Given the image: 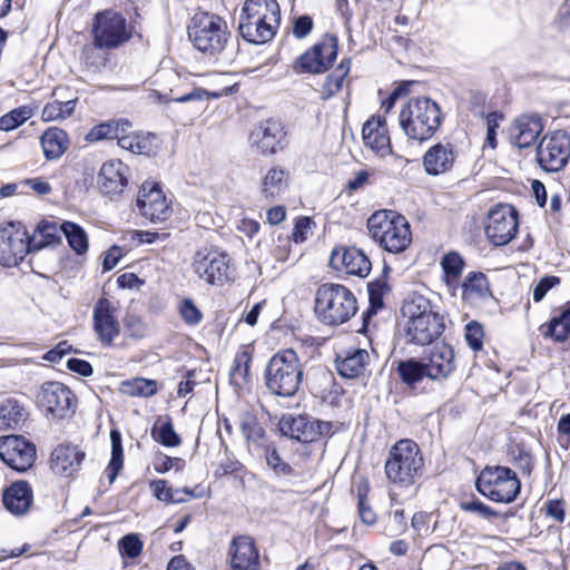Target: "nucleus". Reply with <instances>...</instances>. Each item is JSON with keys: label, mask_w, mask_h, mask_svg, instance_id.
<instances>
[{"label": "nucleus", "mask_w": 570, "mask_h": 570, "mask_svg": "<svg viewBox=\"0 0 570 570\" xmlns=\"http://www.w3.org/2000/svg\"><path fill=\"white\" fill-rule=\"evenodd\" d=\"M454 159V151L450 144H436L425 153L423 166L429 175H440L452 168Z\"/></svg>", "instance_id": "c756f323"}, {"label": "nucleus", "mask_w": 570, "mask_h": 570, "mask_svg": "<svg viewBox=\"0 0 570 570\" xmlns=\"http://www.w3.org/2000/svg\"><path fill=\"white\" fill-rule=\"evenodd\" d=\"M478 491L499 503H511L520 493L521 482L508 466H485L475 482Z\"/></svg>", "instance_id": "1a4fd4ad"}, {"label": "nucleus", "mask_w": 570, "mask_h": 570, "mask_svg": "<svg viewBox=\"0 0 570 570\" xmlns=\"http://www.w3.org/2000/svg\"><path fill=\"white\" fill-rule=\"evenodd\" d=\"M129 173V167L119 159L104 163L97 179L100 191L110 197L120 195L128 185Z\"/></svg>", "instance_id": "4be33fe9"}, {"label": "nucleus", "mask_w": 570, "mask_h": 570, "mask_svg": "<svg viewBox=\"0 0 570 570\" xmlns=\"http://www.w3.org/2000/svg\"><path fill=\"white\" fill-rule=\"evenodd\" d=\"M465 341L468 345L474 350L480 351L483 346V327L476 321H471L465 325Z\"/></svg>", "instance_id": "4d7b16f0"}, {"label": "nucleus", "mask_w": 570, "mask_h": 570, "mask_svg": "<svg viewBox=\"0 0 570 570\" xmlns=\"http://www.w3.org/2000/svg\"><path fill=\"white\" fill-rule=\"evenodd\" d=\"M462 510L466 512L476 513L483 519H491L498 517V512L491 509L489 505L484 504L479 500H472L469 502H463L461 504Z\"/></svg>", "instance_id": "e2e57ef3"}, {"label": "nucleus", "mask_w": 570, "mask_h": 570, "mask_svg": "<svg viewBox=\"0 0 570 570\" xmlns=\"http://www.w3.org/2000/svg\"><path fill=\"white\" fill-rule=\"evenodd\" d=\"M142 542L137 534H126L119 541V551L124 557L134 559L141 553Z\"/></svg>", "instance_id": "6e6d98bb"}, {"label": "nucleus", "mask_w": 570, "mask_h": 570, "mask_svg": "<svg viewBox=\"0 0 570 570\" xmlns=\"http://www.w3.org/2000/svg\"><path fill=\"white\" fill-rule=\"evenodd\" d=\"M155 135L144 132H121L118 146L137 155H150L155 149Z\"/></svg>", "instance_id": "c9c22d12"}, {"label": "nucleus", "mask_w": 570, "mask_h": 570, "mask_svg": "<svg viewBox=\"0 0 570 570\" xmlns=\"http://www.w3.org/2000/svg\"><path fill=\"white\" fill-rule=\"evenodd\" d=\"M489 293V283L481 272L470 273L462 283V295L466 299L482 298Z\"/></svg>", "instance_id": "a18cd8bd"}, {"label": "nucleus", "mask_w": 570, "mask_h": 570, "mask_svg": "<svg viewBox=\"0 0 570 570\" xmlns=\"http://www.w3.org/2000/svg\"><path fill=\"white\" fill-rule=\"evenodd\" d=\"M396 371L402 382L406 385H414L426 377L422 360L410 358L401 361Z\"/></svg>", "instance_id": "de8ad7c7"}, {"label": "nucleus", "mask_w": 570, "mask_h": 570, "mask_svg": "<svg viewBox=\"0 0 570 570\" xmlns=\"http://www.w3.org/2000/svg\"><path fill=\"white\" fill-rule=\"evenodd\" d=\"M441 266L443 269V278L446 286L455 289L458 287L459 279L463 272V258L458 253L451 252L442 257Z\"/></svg>", "instance_id": "a19ab883"}, {"label": "nucleus", "mask_w": 570, "mask_h": 570, "mask_svg": "<svg viewBox=\"0 0 570 570\" xmlns=\"http://www.w3.org/2000/svg\"><path fill=\"white\" fill-rule=\"evenodd\" d=\"M428 379H446L454 370V352L448 344L434 345L428 356L422 358Z\"/></svg>", "instance_id": "b1692460"}, {"label": "nucleus", "mask_w": 570, "mask_h": 570, "mask_svg": "<svg viewBox=\"0 0 570 570\" xmlns=\"http://www.w3.org/2000/svg\"><path fill=\"white\" fill-rule=\"evenodd\" d=\"M331 428L332 425L328 422L317 421L303 415H288L281 420L282 433L302 443L316 441L321 435L328 434Z\"/></svg>", "instance_id": "aec40b11"}, {"label": "nucleus", "mask_w": 570, "mask_h": 570, "mask_svg": "<svg viewBox=\"0 0 570 570\" xmlns=\"http://www.w3.org/2000/svg\"><path fill=\"white\" fill-rule=\"evenodd\" d=\"M387 291L389 286L383 281H375L368 284L370 308L364 313V322H366V316L382 308L383 297Z\"/></svg>", "instance_id": "3c124183"}, {"label": "nucleus", "mask_w": 570, "mask_h": 570, "mask_svg": "<svg viewBox=\"0 0 570 570\" xmlns=\"http://www.w3.org/2000/svg\"><path fill=\"white\" fill-rule=\"evenodd\" d=\"M154 439L165 446H178L181 443L179 435L175 432L170 420L164 422L157 430H153Z\"/></svg>", "instance_id": "864d4df0"}, {"label": "nucleus", "mask_w": 570, "mask_h": 570, "mask_svg": "<svg viewBox=\"0 0 570 570\" xmlns=\"http://www.w3.org/2000/svg\"><path fill=\"white\" fill-rule=\"evenodd\" d=\"M32 116L33 109L30 106L23 105L18 108H14L0 117V130H13L22 124H24L27 120H29Z\"/></svg>", "instance_id": "09e8293b"}, {"label": "nucleus", "mask_w": 570, "mask_h": 570, "mask_svg": "<svg viewBox=\"0 0 570 570\" xmlns=\"http://www.w3.org/2000/svg\"><path fill=\"white\" fill-rule=\"evenodd\" d=\"M29 252V234L22 226L9 223L0 228V265L17 266Z\"/></svg>", "instance_id": "4468645a"}, {"label": "nucleus", "mask_w": 570, "mask_h": 570, "mask_svg": "<svg viewBox=\"0 0 570 570\" xmlns=\"http://www.w3.org/2000/svg\"><path fill=\"white\" fill-rule=\"evenodd\" d=\"M362 138L364 145L381 157L392 151L386 121L380 116L366 120L362 128Z\"/></svg>", "instance_id": "a878e982"}, {"label": "nucleus", "mask_w": 570, "mask_h": 570, "mask_svg": "<svg viewBox=\"0 0 570 570\" xmlns=\"http://www.w3.org/2000/svg\"><path fill=\"white\" fill-rule=\"evenodd\" d=\"M248 142L263 155H275L285 148L286 131L281 121L267 119L252 129Z\"/></svg>", "instance_id": "a211bd4d"}, {"label": "nucleus", "mask_w": 570, "mask_h": 570, "mask_svg": "<svg viewBox=\"0 0 570 570\" xmlns=\"http://www.w3.org/2000/svg\"><path fill=\"white\" fill-rule=\"evenodd\" d=\"M188 37L196 49L215 55L227 43V23L215 13L198 11L188 24Z\"/></svg>", "instance_id": "6e6552de"}, {"label": "nucleus", "mask_w": 570, "mask_h": 570, "mask_svg": "<svg viewBox=\"0 0 570 570\" xmlns=\"http://www.w3.org/2000/svg\"><path fill=\"white\" fill-rule=\"evenodd\" d=\"M518 214L512 206L498 205L487 217L485 235L495 246L508 244L517 234Z\"/></svg>", "instance_id": "2eb2a0df"}, {"label": "nucleus", "mask_w": 570, "mask_h": 570, "mask_svg": "<svg viewBox=\"0 0 570 570\" xmlns=\"http://www.w3.org/2000/svg\"><path fill=\"white\" fill-rule=\"evenodd\" d=\"M126 328L132 338H141L146 334L144 322L135 316H130L126 320Z\"/></svg>", "instance_id": "338daca9"}, {"label": "nucleus", "mask_w": 570, "mask_h": 570, "mask_svg": "<svg viewBox=\"0 0 570 570\" xmlns=\"http://www.w3.org/2000/svg\"><path fill=\"white\" fill-rule=\"evenodd\" d=\"M60 227L53 222H41L33 234L29 235L31 252L39 250L60 242Z\"/></svg>", "instance_id": "e433bc0d"}, {"label": "nucleus", "mask_w": 570, "mask_h": 570, "mask_svg": "<svg viewBox=\"0 0 570 570\" xmlns=\"http://www.w3.org/2000/svg\"><path fill=\"white\" fill-rule=\"evenodd\" d=\"M117 313V307L108 298L101 297L94 305L92 330L105 347L112 346L120 335L121 326Z\"/></svg>", "instance_id": "dca6fc26"}, {"label": "nucleus", "mask_w": 570, "mask_h": 570, "mask_svg": "<svg viewBox=\"0 0 570 570\" xmlns=\"http://www.w3.org/2000/svg\"><path fill=\"white\" fill-rule=\"evenodd\" d=\"M110 442H111V458L109 464L106 469V473L109 480V483H112L124 464V450H122V441L121 433L118 430L110 431Z\"/></svg>", "instance_id": "37998d69"}, {"label": "nucleus", "mask_w": 570, "mask_h": 570, "mask_svg": "<svg viewBox=\"0 0 570 570\" xmlns=\"http://www.w3.org/2000/svg\"><path fill=\"white\" fill-rule=\"evenodd\" d=\"M28 412L23 404L14 399L8 397L0 404V429H18L27 420Z\"/></svg>", "instance_id": "473e14b6"}, {"label": "nucleus", "mask_w": 570, "mask_h": 570, "mask_svg": "<svg viewBox=\"0 0 570 570\" xmlns=\"http://www.w3.org/2000/svg\"><path fill=\"white\" fill-rule=\"evenodd\" d=\"M510 456L515 465L525 474H530L533 468V458L520 445H514L510 450Z\"/></svg>", "instance_id": "bf43d9fd"}, {"label": "nucleus", "mask_w": 570, "mask_h": 570, "mask_svg": "<svg viewBox=\"0 0 570 570\" xmlns=\"http://www.w3.org/2000/svg\"><path fill=\"white\" fill-rule=\"evenodd\" d=\"M313 29V20L309 16H301L294 20L293 35L297 39L305 38Z\"/></svg>", "instance_id": "69168bd1"}, {"label": "nucleus", "mask_w": 570, "mask_h": 570, "mask_svg": "<svg viewBox=\"0 0 570 570\" xmlns=\"http://www.w3.org/2000/svg\"><path fill=\"white\" fill-rule=\"evenodd\" d=\"M542 128L537 116H520L510 129V139L518 148H528L535 142Z\"/></svg>", "instance_id": "c85d7f7f"}, {"label": "nucleus", "mask_w": 570, "mask_h": 570, "mask_svg": "<svg viewBox=\"0 0 570 570\" xmlns=\"http://www.w3.org/2000/svg\"><path fill=\"white\" fill-rule=\"evenodd\" d=\"M77 106V99L66 101L52 100L47 102L42 109L41 118L43 121H59L69 118Z\"/></svg>", "instance_id": "c03bdc74"}, {"label": "nucleus", "mask_w": 570, "mask_h": 570, "mask_svg": "<svg viewBox=\"0 0 570 570\" xmlns=\"http://www.w3.org/2000/svg\"><path fill=\"white\" fill-rule=\"evenodd\" d=\"M262 450H264V456L267 466L274 472L275 475L289 476L294 474L293 468L281 458L277 449L274 445L266 444L262 448Z\"/></svg>", "instance_id": "8fccbe9b"}, {"label": "nucleus", "mask_w": 570, "mask_h": 570, "mask_svg": "<svg viewBox=\"0 0 570 570\" xmlns=\"http://www.w3.org/2000/svg\"><path fill=\"white\" fill-rule=\"evenodd\" d=\"M401 312L406 320L405 333L410 343L422 346L431 344L445 328L443 316L434 311L431 302L422 295L406 299Z\"/></svg>", "instance_id": "f257e3e1"}, {"label": "nucleus", "mask_w": 570, "mask_h": 570, "mask_svg": "<svg viewBox=\"0 0 570 570\" xmlns=\"http://www.w3.org/2000/svg\"><path fill=\"white\" fill-rule=\"evenodd\" d=\"M370 362V354L364 348H350L336 357V368L341 376L355 379L364 373Z\"/></svg>", "instance_id": "7c9ffc66"}, {"label": "nucleus", "mask_w": 570, "mask_h": 570, "mask_svg": "<svg viewBox=\"0 0 570 570\" xmlns=\"http://www.w3.org/2000/svg\"><path fill=\"white\" fill-rule=\"evenodd\" d=\"M252 355L248 351L243 350L237 353L234 360V364L230 370V377L235 383H239L238 381H246L249 375Z\"/></svg>", "instance_id": "603ef678"}, {"label": "nucleus", "mask_w": 570, "mask_h": 570, "mask_svg": "<svg viewBox=\"0 0 570 570\" xmlns=\"http://www.w3.org/2000/svg\"><path fill=\"white\" fill-rule=\"evenodd\" d=\"M67 367L75 372L80 374L81 376H89L92 374V366L89 362L80 358H69L67 361Z\"/></svg>", "instance_id": "774afa93"}, {"label": "nucleus", "mask_w": 570, "mask_h": 570, "mask_svg": "<svg viewBox=\"0 0 570 570\" xmlns=\"http://www.w3.org/2000/svg\"><path fill=\"white\" fill-rule=\"evenodd\" d=\"M570 158V135L564 130L546 134L537 147V160L546 171H559Z\"/></svg>", "instance_id": "f8f14e48"}, {"label": "nucleus", "mask_w": 570, "mask_h": 570, "mask_svg": "<svg viewBox=\"0 0 570 570\" xmlns=\"http://www.w3.org/2000/svg\"><path fill=\"white\" fill-rule=\"evenodd\" d=\"M85 459V452L75 445L59 444L50 456V466L56 474L71 476Z\"/></svg>", "instance_id": "bb28decb"}, {"label": "nucleus", "mask_w": 570, "mask_h": 570, "mask_svg": "<svg viewBox=\"0 0 570 570\" xmlns=\"http://www.w3.org/2000/svg\"><path fill=\"white\" fill-rule=\"evenodd\" d=\"M129 393L131 395L149 397L156 394L157 384L154 380L136 379L128 384Z\"/></svg>", "instance_id": "052dcab7"}, {"label": "nucleus", "mask_w": 570, "mask_h": 570, "mask_svg": "<svg viewBox=\"0 0 570 570\" xmlns=\"http://www.w3.org/2000/svg\"><path fill=\"white\" fill-rule=\"evenodd\" d=\"M60 230L76 254L82 255L88 250V237L81 226L72 222H63Z\"/></svg>", "instance_id": "79ce46f5"}, {"label": "nucleus", "mask_w": 570, "mask_h": 570, "mask_svg": "<svg viewBox=\"0 0 570 570\" xmlns=\"http://www.w3.org/2000/svg\"><path fill=\"white\" fill-rule=\"evenodd\" d=\"M179 314L184 322L191 326L199 324L203 318L202 312L189 298H185L181 301L179 305Z\"/></svg>", "instance_id": "13d9d810"}, {"label": "nucleus", "mask_w": 570, "mask_h": 570, "mask_svg": "<svg viewBox=\"0 0 570 570\" xmlns=\"http://www.w3.org/2000/svg\"><path fill=\"white\" fill-rule=\"evenodd\" d=\"M351 69V60L343 59L341 63L326 77L322 89L320 90L321 98L327 100L337 94L342 87L344 79Z\"/></svg>", "instance_id": "58836bf2"}, {"label": "nucleus", "mask_w": 570, "mask_h": 570, "mask_svg": "<svg viewBox=\"0 0 570 570\" xmlns=\"http://www.w3.org/2000/svg\"><path fill=\"white\" fill-rule=\"evenodd\" d=\"M560 283L559 277L557 276H544L539 281V283L533 287V299L534 302H541L548 291Z\"/></svg>", "instance_id": "0e129e2a"}, {"label": "nucleus", "mask_w": 570, "mask_h": 570, "mask_svg": "<svg viewBox=\"0 0 570 570\" xmlns=\"http://www.w3.org/2000/svg\"><path fill=\"white\" fill-rule=\"evenodd\" d=\"M136 204L140 214L153 223L164 222L171 215L166 196L154 183L141 185Z\"/></svg>", "instance_id": "412c9836"}, {"label": "nucleus", "mask_w": 570, "mask_h": 570, "mask_svg": "<svg viewBox=\"0 0 570 570\" xmlns=\"http://www.w3.org/2000/svg\"><path fill=\"white\" fill-rule=\"evenodd\" d=\"M337 38L326 35L298 58L297 65L304 72L322 73L332 66L337 57Z\"/></svg>", "instance_id": "6ab92c4d"}, {"label": "nucleus", "mask_w": 570, "mask_h": 570, "mask_svg": "<svg viewBox=\"0 0 570 570\" xmlns=\"http://www.w3.org/2000/svg\"><path fill=\"white\" fill-rule=\"evenodd\" d=\"M131 128V122L127 119L108 120L94 126L85 136L88 142L100 140L119 139L121 132H127Z\"/></svg>", "instance_id": "72a5a7b5"}, {"label": "nucleus", "mask_w": 570, "mask_h": 570, "mask_svg": "<svg viewBox=\"0 0 570 570\" xmlns=\"http://www.w3.org/2000/svg\"><path fill=\"white\" fill-rule=\"evenodd\" d=\"M2 501L9 512L23 515L33 502L32 489L27 481H16L3 491Z\"/></svg>", "instance_id": "cd10ccee"}, {"label": "nucleus", "mask_w": 570, "mask_h": 570, "mask_svg": "<svg viewBox=\"0 0 570 570\" xmlns=\"http://www.w3.org/2000/svg\"><path fill=\"white\" fill-rule=\"evenodd\" d=\"M229 569L258 570L259 552L248 535L235 538L229 546Z\"/></svg>", "instance_id": "5701e85b"}, {"label": "nucleus", "mask_w": 570, "mask_h": 570, "mask_svg": "<svg viewBox=\"0 0 570 570\" xmlns=\"http://www.w3.org/2000/svg\"><path fill=\"white\" fill-rule=\"evenodd\" d=\"M547 337L558 342H563L570 334V307L563 311L559 316L553 317L548 324L542 325L541 330Z\"/></svg>", "instance_id": "49530a36"}, {"label": "nucleus", "mask_w": 570, "mask_h": 570, "mask_svg": "<svg viewBox=\"0 0 570 570\" xmlns=\"http://www.w3.org/2000/svg\"><path fill=\"white\" fill-rule=\"evenodd\" d=\"M303 364L293 348L274 354L264 372L266 389L275 395L291 397L296 394L303 380Z\"/></svg>", "instance_id": "20e7f679"}, {"label": "nucleus", "mask_w": 570, "mask_h": 570, "mask_svg": "<svg viewBox=\"0 0 570 570\" xmlns=\"http://www.w3.org/2000/svg\"><path fill=\"white\" fill-rule=\"evenodd\" d=\"M288 174L279 166L272 167L263 178L262 194L265 198H274L287 187Z\"/></svg>", "instance_id": "ea45409f"}, {"label": "nucleus", "mask_w": 570, "mask_h": 570, "mask_svg": "<svg viewBox=\"0 0 570 570\" xmlns=\"http://www.w3.org/2000/svg\"><path fill=\"white\" fill-rule=\"evenodd\" d=\"M239 426L249 450H258L267 444L265 430L253 414L242 415Z\"/></svg>", "instance_id": "4c0bfd02"}, {"label": "nucleus", "mask_w": 570, "mask_h": 570, "mask_svg": "<svg viewBox=\"0 0 570 570\" xmlns=\"http://www.w3.org/2000/svg\"><path fill=\"white\" fill-rule=\"evenodd\" d=\"M67 134L57 127L47 129L40 138L41 148L48 160L60 158L68 148Z\"/></svg>", "instance_id": "f704fd0d"}, {"label": "nucleus", "mask_w": 570, "mask_h": 570, "mask_svg": "<svg viewBox=\"0 0 570 570\" xmlns=\"http://www.w3.org/2000/svg\"><path fill=\"white\" fill-rule=\"evenodd\" d=\"M191 266L194 273L209 285L222 286L232 278L230 257L218 248L198 249Z\"/></svg>", "instance_id": "9d476101"}, {"label": "nucleus", "mask_w": 570, "mask_h": 570, "mask_svg": "<svg viewBox=\"0 0 570 570\" xmlns=\"http://www.w3.org/2000/svg\"><path fill=\"white\" fill-rule=\"evenodd\" d=\"M330 263L334 268H342L348 275L365 277L371 272L370 259L356 247L334 249Z\"/></svg>", "instance_id": "393cba45"}, {"label": "nucleus", "mask_w": 570, "mask_h": 570, "mask_svg": "<svg viewBox=\"0 0 570 570\" xmlns=\"http://www.w3.org/2000/svg\"><path fill=\"white\" fill-rule=\"evenodd\" d=\"M153 494L159 500L166 503H183L186 502V498H176L174 490L168 487L166 480H155L150 483Z\"/></svg>", "instance_id": "5fc2aeb1"}, {"label": "nucleus", "mask_w": 570, "mask_h": 570, "mask_svg": "<svg viewBox=\"0 0 570 570\" xmlns=\"http://www.w3.org/2000/svg\"><path fill=\"white\" fill-rule=\"evenodd\" d=\"M442 121L439 105L428 97L410 98L400 110L399 122L405 136L424 141L434 136Z\"/></svg>", "instance_id": "7ed1b4c3"}, {"label": "nucleus", "mask_w": 570, "mask_h": 570, "mask_svg": "<svg viewBox=\"0 0 570 570\" xmlns=\"http://www.w3.org/2000/svg\"><path fill=\"white\" fill-rule=\"evenodd\" d=\"M372 239L392 254L403 253L412 242V233L406 218L393 210H377L367 219Z\"/></svg>", "instance_id": "39448f33"}, {"label": "nucleus", "mask_w": 570, "mask_h": 570, "mask_svg": "<svg viewBox=\"0 0 570 570\" xmlns=\"http://www.w3.org/2000/svg\"><path fill=\"white\" fill-rule=\"evenodd\" d=\"M94 45L99 49L117 48L128 41L126 19L114 10H105L95 16L92 23Z\"/></svg>", "instance_id": "9b49d317"}, {"label": "nucleus", "mask_w": 570, "mask_h": 570, "mask_svg": "<svg viewBox=\"0 0 570 570\" xmlns=\"http://www.w3.org/2000/svg\"><path fill=\"white\" fill-rule=\"evenodd\" d=\"M315 223L307 216L299 217L294 226L292 238L296 244L303 243L312 233Z\"/></svg>", "instance_id": "680f3d73"}, {"label": "nucleus", "mask_w": 570, "mask_h": 570, "mask_svg": "<svg viewBox=\"0 0 570 570\" xmlns=\"http://www.w3.org/2000/svg\"><path fill=\"white\" fill-rule=\"evenodd\" d=\"M423 466L424 459L419 445L404 439L390 449L384 469L389 481L401 488H409L419 481Z\"/></svg>", "instance_id": "0eeeda50"}, {"label": "nucleus", "mask_w": 570, "mask_h": 570, "mask_svg": "<svg viewBox=\"0 0 570 570\" xmlns=\"http://www.w3.org/2000/svg\"><path fill=\"white\" fill-rule=\"evenodd\" d=\"M220 97L219 92H212L203 88L194 87L190 91L180 94L178 86L170 88L169 92L163 94L157 90H153L149 94V99L156 102H169L175 101L178 104H185L189 101L204 100V99H217Z\"/></svg>", "instance_id": "2f4dec72"}, {"label": "nucleus", "mask_w": 570, "mask_h": 570, "mask_svg": "<svg viewBox=\"0 0 570 570\" xmlns=\"http://www.w3.org/2000/svg\"><path fill=\"white\" fill-rule=\"evenodd\" d=\"M36 445L22 435L0 438V458L12 470L24 472L36 461Z\"/></svg>", "instance_id": "f3484780"}, {"label": "nucleus", "mask_w": 570, "mask_h": 570, "mask_svg": "<svg viewBox=\"0 0 570 570\" xmlns=\"http://www.w3.org/2000/svg\"><path fill=\"white\" fill-rule=\"evenodd\" d=\"M281 21L276 0H246L242 7L238 30L244 40L261 45L269 41Z\"/></svg>", "instance_id": "f03ea898"}, {"label": "nucleus", "mask_w": 570, "mask_h": 570, "mask_svg": "<svg viewBox=\"0 0 570 570\" xmlns=\"http://www.w3.org/2000/svg\"><path fill=\"white\" fill-rule=\"evenodd\" d=\"M38 402L53 419H63L75 412L77 399L65 384L46 382L41 385Z\"/></svg>", "instance_id": "ddd939ff"}, {"label": "nucleus", "mask_w": 570, "mask_h": 570, "mask_svg": "<svg viewBox=\"0 0 570 570\" xmlns=\"http://www.w3.org/2000/svg\"><path fill=\"white\" fill-rule=\"evenodd\" d=\"M357 308L355 295L342 284L324 283L316 291L315 314L323 324H344L355 315Z\"/></svg>", "instance_id": "423d86ee"}]
</instances>
